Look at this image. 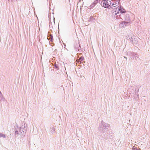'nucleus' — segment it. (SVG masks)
Returning <instances> with one entry per match:
<instances>
[{
    "label": "nucleus",
    "mask_w": 150,
    "mask_h": 150,
    "mask_svg": "<svg viewBox=\"0 0 150 150\" xmlns=\"http://www.w3.org/2000/svg\"><path fill=\"white\" fill-rule=\"evenodd\" d=\"M118 16H120V18H121V16H120V15L119 14L118 15H116V19H118L119 18L118 17Z\"/></svg>",
    "instance_id": "4be33fe9"
},
{
    "label": "nucleus",
    "mask_w": 150,
    "mask_h": 150,
    "mask_svg": "<svg viewBox=\"0 0 150 150\" xmlns=\"http://www.w3.org/2000/svg\"><path fill=\"white\" fill-rule=\"evenodd\" d=\"M27 127V125L25 123H24V125H22L21 127L16 126L14 129L15 134L20 135L21 136H22L26 132Z\"/></svg>",
    "instance_id": "f257e3e1"
},
{
    "label": "nucleus",
    "mask_w": 150,
    "mask_h": 150,
    "mask_svg": "<svg viewBox=\"0 0 150 150\" xmlns=\"http://www.w3.org/2000/svg\"><path fill=\"white\" fill-rule=\"evenodd\" d=\"M127 54L130 57L131 60H133L134 59V57H135V56L137 55V53L129 52H127Z\"/></svg>",
    "instance_id": "39448f33"
},
{
    "label": "nucleus",
    "mask_w": 150,
    "mask_h": 150,
    "mask_svg": "<svg viewBox=\"0 0 150 150\" xmlns=\"http://www.w3.org/2000/svg\"><path fill=\"white\" fill-rule=\"evenodd\" d=\"M54 67L55 69H56L57 70H59V68L58 65L56 64H54Z\"/></svg>",
    "instance_id": "aec40b11"
},
{
    "label": "nucleus",
    "mask_w": 150,
    "mask_h": 150,
    "mask_svg": "<svg viewBox=\"0 0 150 150\" xmlns=\"http://www.w3.org/2000/svg\"><path fill=\"white\" fill-rule=\"evenodd\" d=\"M54 131H55V129L53 127H52V128H50V132L52 133H54Z\"/></svg>",
    "instance_id": "6ab92c4d"
},
{
    "label": "nucleus",
    "mask_w": 150,
    "mask_h": 150,
    "mask_svg": "<svg viewBox=\"0 0 150 150\" xmlns=\"http://www.w3.org/2000/svg\"><path fill=\"white\" fill-rule=\"evenodd\" d=\"M132 149H133V150H138V149L137 148H133V147Z\"/></svg>",
    "instance_id": "b1692460"
},
{
    "label": "nucleus",
    "mask_w": 150,
    "mask_h": 150,
    "mask_svg": "<svg viewBox=\"0 0 150 150\" xmlns=\"http://www.w3.org/2000/svg\"><path fill=\"white\" fill-rule=\"evenodd\" d=\"M124 57L125 58V59H126V60H127V58L126 57H125V56H124Z\"/></svg>",
    "instance_id": "393cba45"
},
{
    "label": "nucleus",
    "mask_w": 150,
    "mask_h": 150,
    "mask_svg": "<svg viewBox=\"0 0 150 150\" xmlns=\"http://www.w3.org/2000/svg\"><path fill=\"white\" fill-rule=\"evenodd\" d=\"M74 48L75 50L78 52H81L80 50L81 47L79 43H76L74 45Z\"/></svg>",
    "instance_id": "0eeeda50"
},
{
    "label": "nucleus",
    "mask_w": 150,
    "mask_h": 150,
    "mask_svg": "<svg viewBox=\"0 0 150 150\" xmlns=\"http://www.w3.org/2000/svg\"><path fill=\"white\" fill-rule=\"evenodd\" d=\"M8 2H10L11 4H13L15 3L16 1L17 0H8Z\"/></svg>",
    "instance_id": "a211bd4d"
},
{
    "label": "nucleus",
    "mask_w": 150,
    "mask_h": 150,
    "mask_svg": "<svg viewBox=\"0 0 150 150\" xmlns=\"http://www.w3.org/2000/svg\"><path fill=\"white\" fill-rule=\"evenodd\" d=\"M119 3V1L118 2V3H117V2H114L112 3H112L111 4V8H112V7H116L117 6H118L117 5H118V3Z\"/></svg>",
    "instance_id": "f8f14e48"
},
{
    "label": "nucleus",
    "mask_w": 150,
    "mask_h": 150,
    "mask_svg": "<svg viewBox=\"0 0 150 150\" xmlns=\"http://www.w3.org/2000/svg\"><path fill=\"white\" fill-rule=\"evenodd\" d=\"M132 41L133 42H131V43H133L135 45L137 44L138 41V39L137 38H135V37H134L133 38Z\"/></svg>",
    "instance_id": "9d476101"
},
{
    "label": "nucleus",
    "mask_w": 150,
    "mask_h": 150,
    "mask_svg": "<svg viewBox=\"0 0 150 150\" xmlns=\"http://www.w3.org/2000/svg\"><path fill=\"white\" fill-rule=\"evenodd\" d=\"M125 20L129 21H130V17L129 14H126L125 16Z\"/></svg>",
    "instance_id": "ddd939ff"
},
{
    "label": "nucleus",
    "mask_w": 150,
    "mask_h": 150,
    "mask_svg": "<svg viewBox=\"0 0 150 150\" xmlns=\"http://www.w3.org/2000/svg\"><path fill=\"white\" fill-rule=\"evenodd\" d=\"M139 55L137 54V55H136L135 56V58L136 60H137V59H139Z\"/></svg>",
    "instance_id": "412c9836"
},
{
    "label": "nucleus",
    "mask_w": 150,
    "mask_h": 150,
    "mask_svg": "<svg viewBox=\"0 0 150 150\" xmlns=\"http://www.w3.org/2000/svg\"><path fill=\"white\" fill-rule=\"evenodd\" d=\"M84 59V57L83 56H81L79 58L78 62L79 63L80 62L81 63V61H83Z\"/></svg>",
    "instance_id": "dca6fc26"
},
{
    "label": "nucleus",
    "mask_w": 150,
    "mask_h": 150,
    "mask_svg": "<svg viewBox=\"0 0 150 150\" xmlns=\"http://www.w3.org/2000/svg\"><path fill=\"white\" fill-rule=\"evenodd\" d=\"M119 12L120 13L122 14L126 12V11L125 9L123 8V7L121 6H118V7L116 8V10L114 11L113 13V14L115 15H117V14H119Z\"/></svg>",
    "instance_id": "20e7f679"
},
{
    "label": "nucleus",
    "mask_w": 150,
    "mask_h": 150,
    "mask_svg": "<svg viewBox=\"0 0 150 150\" xmlns=\"http://www.w3.org/2000/svg\"><path fill=\"white\" fill-rule=\"evenodd\" d=\"M128 23H129V22L124 21L122 23H120V26H122V27H124L125 26H126V24H128Z\"/></svg>",
    "instance_id": "9b49d317"
},
{
    "label": "nucleus",
    "mask_w": 150,
    "mask_h": 150,
    "mask_svg": "<svg viewBox=\"0 0 150 150\" xmlns=\"http://www.w3.org/2000/svg\"><path fill=\"white\" fill-rule=\"evenodd\" d=\"M112 2H113L112 0H103L100 4L104 8H111Z\"/></svg>",
    "instance_id": "7ed1b4c3"
},
{
    "label": "nucleus",
    "mask_w": 150,
    "mask_h": 150,
    "mask_svg": "<svg viewBox=\"0 0 150 150\" xmlns=\"http://www.w3.org/2000/svg\"><path fill=\"white\" fill-rule=\"evenodd\" d=\"M139 89H137V91H136V90H135V96H134V97L136 98V99L137 100L139 101V94H138V92H139Z\"/></svg>",
    "instance_id": "1a4fd4ad"
},
{
    "label": "nucleus",
    "mask_w": 150,
    "mask_h": 150,
    "mask_svg": "<svg viewBox=\"0 0 150 150\" xmlns=\"http://www.w3.org/2000/svg\"><path fill=\"white\" fill-rule=\"evenodd\" d=\"M138 47H139V45H138Z\"/></svg>",
    "instance_id": "a878e982"
},
{
    "label": "nucleus",
    "mask_w": 150,
    "mask_h": 150,
    "mask_svg": "<svg viewBox=\"0 0 150 150\" xmlns=\"http://www.w3.org/2000/svg\"><path fill=\"white\" fill-rule=\"evenodd\" d=\"M5 100V99L4 98H1V100L2 101H4Z\"/></svg>",
    "instance_id": "5701e85b"
},
{
    "label": "nucleus",
    "mask_w": 150,
    "mask_h": 150,
    "mask_svg": "<svg viewBox=\"0 0 150 150\" xmlns=\"http://www.w3.org/2000/svg\"><path fill=\"white\" fill-rule=\"evenodd\" d=\"M99 130L101 133H104L108 130L109 125L107 123H105L103 120L101 121L99 124Z\"/></svg>",
    "instance_id": "f03ea898"
},
{
    "label": "nucleus",
    "mask_w": 150,
    "mask_h": 150,
    "mask_svg": "<svg viewBox=\"0 0 150 150\" xmlns=\"http://www.w3.org/2000/svg\"><path fill=\"white\" fill-rule=\"evenodd\" d=\"M96 19L95 18L93 17L92 16H91L90 18L88 20L89 22H94L95 21Z\"/></svg>",
    "instance_id": "4468645a"
},
{
    "label": "nucleus",
    "mask_w": 150,
    "mask_h": 150,
    "mask_svg": "<svg viewBox=\"0 0 150 150\" xmlns=\"http://www.w3.org/2000/svg\"><path fill=\"white\" fill-rule=\"evenodd\" d=\"M100 0H95L93 3L90 5V7L91 8H93L95 5L100 1Z\"/></svg>",
    "instance_id": "6e6552de"
},
{
    "label": "nucleus",
    "mask_w": 150,
    "mask_h": 150,
    "mask_svg": "<svg viewBox=\"0 0 150 150\" xmlns=\"http://www.w3.org/2000/svg\"><path fill=\"white\" fill-rule=\"evenodd\" d=\"M2 137L4 138H6V136L5 134L2 133H0V137Z\"/></svg>",
    "instance_id": "f3484780"
},
{
    "label": "nucleus",
    "mask_w": 150,
    "mask_h": 150,
    "mask_svg": "<svg viewBox=\"0 0 150 150\" xmlns=\"http://www.w3.org/2000/svg\"><path fill=\"white\" fill-rule=\"evenodd\" d=\"M48 39L50 40V41L51 42H52L53 40V37L52 35L50 34L49 35L48 37V38H47Z\"/></svg>",
    "instance_id": "2eb2a0df"
},
{
    "label": "nucleus",
    "mask_w": 150,
    "mask_h": 150,
    "mask_svg": "<svg viewBox=\"0 0 150 150\" xmlns=\"http://www.w3.org/2000/svg\"><path fill=\"white\" fill-rule=\"evenodd\" d=\"M134 37H136L134 36L131 33L128 35L127 38L128 40H129L131 42H133L132 40Z\"/></svg>",
    "instance_id": "423d86ee"
}]
</instances>
